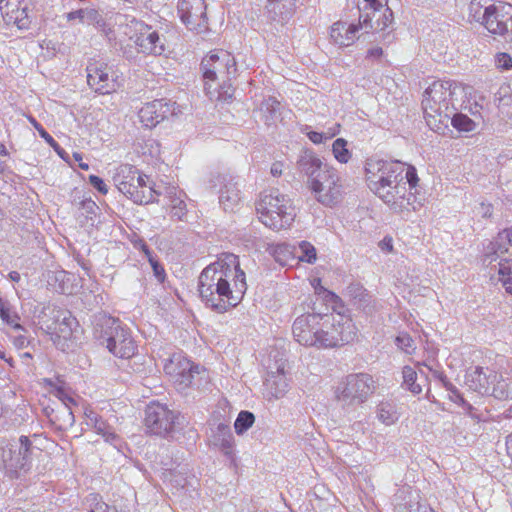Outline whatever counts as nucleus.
<instances>
[{
	"label": "nucleus",
	"mask_w": 512,
	"mask_h": 512,
	"mask_svg": "<svg viewBox=\"0 0 512 512\" xmlns=\"http://www.w3.org/2000/svg\"><path fill=\"white\" fill-rule=\"evenodd\" d=\"M247 290L246 275L237 255L222 253L198 279V291L205 305L218 313L236 307Z\"/></svg>",
	"instance_id": "f257e3e1"
},
{
	"label": "nucleus",
	"mask_w": 512,
	"mask_h": 512,
	"mask_svg": "<svg viewBox=\"0 0 512 512\" xmlns=\"http://www.w3.org/2000/svg\"><path fill=\"white\" fill-rule=\"evenodd\" d=\"M368 186L380 199L397 212L417 210L412 192L419 178L416 168L401 161L369 159L365 166Z\"/></svg>",
	"instance_id": "f03ea898"
},
{
	"label": "nucleus",
	"mask_w": 512,
	"mask_h": 512,
	"mask_svg": "<svg viewBox=\"0 0 512 512\" xmlns=\"http://www.w3.org/2000/svg\"><path fill=\"white\" fill-rule=\"evenodd\" d=\"M201 69L205 81L204 88L211 100L229 101L234 88L231 81L237 77V64L234 56L226 50H214L202 59Z\"/></svg>",
	"instance_id": "7ed1b4c3"
},
{
	"label": "nucleus",
	"mask_w": 512,
	"mask_h": 512,
	"mask_svg": "<svg viewBox=\"0 0 512 512\" xmlns=\"http://www.w3.org/2000/svg\"><path fill=\"white\" fill-rule=\"evenodd\" d=\"M460 86L452 80L434 81L424 92L422 108L429 127L437 132L444 133L448 128L449 120L456 107L454 96Z\"/></svg>",
	"instance_id": "20e7f679"
},
{
	"label": "nucleus",
	"mask_w": 512,
	"mask_h": 512,
	"mask_svg": "<svg viewBox=\"0 0 512 512\" xmlns=\"http://www.w3.org/2000/svg\"><path fill=\"white\" fill-rule=\"evenodd\" d=\"M92 325L94 338L114 356L130 358L135 354L137 345L118 319L99 312L93 316Z\"/></svg>",
	"instance_id": "39448f33"
},
{
	"label": "nucleus",
	"mask_w": 512,
	"mask_h": 512,
	"mask_svg": "<svg viewBox=\"0 0 512 512\" xmlns=\"http://www.w3.org/2000/svg\"><path fill=\"white\" fill-rule=\"evenodd\" d=\"M259 220L268 228L279 231L288 228L295 218L291 199L277 189L264 191L256 203Z\"/></svg>",
	"instance_id": "423d86ee"
},
{
	"label": "nucleus",
	"mask_w": 512,
	"mask_h": 512,
	"mask_svg": "<svg viewBox=\"0 0 512 512\" xmlns=\"http://www.w3.org/2000/svg\"><path fill=\"white\" fill-rule=\"evenodd\" d=\"M321 316L319 348L344 346L357 338L358 330L351 318L333 313H321Z\"/></svg>",
	"instance_id": "0eeeda50"
},
{
	"label": "nucleus",
	"mask_w": 512,
	"mask_h": 512,
	"mask_svg": "<svg viewBox=\"0 0 512 512\" xmlns=\"http://www.w3.org/2000/svg\"><path fill=\"white\" fill-rule=\"evenodd\" d=\"M374 391L375 385L371 375L350 374L336 387L335 399L343 409L354 410L365 403Z\"/></svg>",
	"instance_id": "6e6552de"
},
{
	"label": "nucleus",
	"mask_w": 512,
	"mask_h": 512,
	"mask_svg": "<svg viewBox=\"0 0 512 512\" xmlns=\"http://www.w3.org/2000/svg\"><path fill=\"white\" fill-rule=\"evenodd\" d=\"M32 443L27 436H21L18 443L0 446V464L10 477H18L31 467Z\"/></svg>",
	"instance_id": "1a4fd4ad"
},
{
	"label": "nucleus",
	"mask_w": 512,
	"mask_h": 512,
	"mask_svg": "<svg viewBox=\"0 0 512 512\" xmlns=\"http://www.w3.org/2000/svg\"><path fill=\"white\" fill-rule=\"evenodd\" d=\"M318 178L309 181V186L315 194L316 200L324 206L332 207L341 198L342 185L335 168L324 165L323 172L318 173Z\"/></svg>",
	"instance_id": "9d476101"
},
{
	"label": "nucleus",
	"mask_w": 512,
	"mask_h": 512,
	"mask_svg": "<svg viewBox=\"0 0 512 512\" xmlns=\"http://www.w3.org/2000/svg\"><path fill=\"white\" fill-rule=\"evenodd\" d=\"M181 419L183 416L160 403H151L145 409V426L154 435L171 434L180 425Z\"/></svg>",
	"instance_id": "9b49d317"
},
{
	"label": "nucleus",
	"mask_w": 512,
	"mask_h": 512,
	"mask_svg": "<svg viewBox=\"0 0 512 512\" xmlns=\"http://www.w3.org/2000/svg\"><path fill=\"white\" fill-rule=\"evenodd\" d=\"M164 369L165 372L172 377L179 391H183L192 386L199 388L200 381L206 377V371L204 369L200 370L198 365L180 356H174L170 363L165 365Z\"/></svg>",
	"instance_id": "f8f14e48"
},
{
	"label": "nucleus",
	"mask_w": 512,
	"mask_h": 512,
	"mask_svg": "<svg viewBox=\"0 0 512 512\" xmlns=\"http://www.w3.org/2000/svg\"><path fill=\"white\" fill-rule=\"evenodd\" d=\"M286 361L275 357L273 363L267 364V374L263 382V395L268 401L283 398L289 390V381L286 377Z\"/></svg>",
	"instance_id": "ddd939ff"
},
{
	"label": "nucleus",
	"mask_w": 512,
	"mask_h": 512,
	"mask_svg": "<svg viewBox=\"0 0 512 512\" xmlns=\"http://www.w3.org/2000/svg\"><path fill=\"white\" fill-rule=\"evenodd\" d=\"M322 320L321 313H305L298 316L293 323L292 333L295 340L303 346L319 347Z\"/></svg>",
	"instance_id": "4468645a"
},
{
	"label": "nucleus",
	"mask_w": 512,
	"mask_h": 512,
	"mask_svg": "<svg viewBox=\"0 0 512 512\" xmlns=\"http://www.w3.org/2000/svg\"><path fill=\"white\" fill-rule=\"evenodd\" d=\"M178 13L181 21L191 31L204 33L208 31V19L204 0H179Z\"/></svg>",
	"instance_id": "2eb2a0df"
},
{
	"label": "nucleus",
	"mask_w": 512,
	"mask_h": 512,
	"mask_svg": "<svg viewBox=\"0 0 512 512\" xmlns=\"http://www.w3.org/2000/svg\"><path fill=\"white\" fill-rule=\"evenodd\" d=\"M483 26L491 34L512 39V5L505 2L496 3Z\"/></svg>",
	"instance_id": "dca6fc26"
},
{
	"label": "nucleus",
	"mask_w": 512,
	"mask_h": 512,
	"mask_svg": "<svg viewBox=\"0 0 512 512\" xmlns=\"http://www.w3.org/2000/svg\"><path fill=\"white\" fill-rule=\"evenodd\" d=\"M111 73L112 68L106 63H90L87 66V83L99 94L115 92L119 85Z\"/></svg>",
	"instance_id": "f3484780"
},
{
	"label": "nucleus",
	"mask_w": 512,
	"mask_h": 512,
	"mask_svg": "<svg viewBox=\"0 0 512 512\" xmlns=\"http://www.w3.org/2000/svg\"><path fill=\"white\" fill-rule=\"evenodd\" d=\"M499 375L489 369L476 366L467 370L465 375V384L469 389L478 392L482 395L492 394L498 397L496 394L495 383L498 382Z\"/></svg>",
	"instance_id": "a211bd4d"
},
{
	"label": "nucleus",
	"mask_w": 512,
	"mask_h": 512,
	"mask_svg": "<svg viewBox=\"0 0 512 512\" xmlns=\"http://www.w3.org/2000/svg\"><path fill=\"white\" fill-rule=\"evenodd\" d=\"M176 103L166 99H156L146 103L139 110L141 123L149 128L155 127L164 119L175 114Z\"/></svg>",
	"instance_id": "6ab92c4d"
},
{
	"label": "nucleus",
	"mask_w": 512,
	"mask_h": 512,
	"mask_svg": "<svg viewBox=\"0 0 512 512\" xmlns=\"http://www.w3.org/2000/svg\"><path fill=\"white\" fill-rule=\"evenodd\" d=\"M372 9V15H360V27L365 33L372 32H385L390 28V30L383 35V39L390 36V33L393 31V12L387 6V0L383 1V6L379 7L376 14H374V9Z\"/></svg>",
	"instance_id": "aec40b11"
},
{
	"label": "nucleus",
	"mask_w": 512,
	"mask_h": 512,
	"mask_svg": "<svg viewBox=\"0 0 512 512\" xmlns=\"http://www.w3.org/2000/svg\"><path fill=\"white\" fill-rule=\"evenodd\" d=\"M147 178L148 177L143 174V181H139L138 184L132 182L128 185H123L119 191L136 204L154 202L157 197L161 195V191L148 185Z\"/></svg>",
	"instance_id": "412c9836"
},
{
	"label": "nucleus",
	"mask_w": 512,
	"mask_h": 512,
	"mask_svg": "<svg viewBox=\"0 0 512 512\" xmlns=\"http://www.w3.org/2000/svg\"><path fill=\"white\" fill-rule=\"evenodd\" d=\"M135 44L144 54L161 55L165 51L164 39L157 31L141 23L139 33L136 35Z\"/></svg>",
	"instance_id": "4be33fe9"
},
{
	"label": "nucleus",
	"mask_w": 512,
	"mask_h": 512,
	"mask_svg": "<svg viewBox=\"0 0 512 512\" xmlns=\"http://www.w3.org/2000/svg\"><path fill=\"white\" fill-rule=\"evenodd\" d=\"M0 12L7 25H15L20 30L29 28L27 7H19L17 0H8L4 6H0Z\"/></svg>",
	"instance_id": "5701e85b"
},
{
	"label": "nucleus",
	"mask_w": 512,
	"mask_h": 512,
	"mask_svg": "<svg viewBox=\"0 0 512 512\" xmlns=\"http://www.w3.org/2000/svg\"><path fill=\"white\" fill-rule=\"evenodd\" d=\"M265 8L271 22L283 25L294 13L295 0H268Z\"/></svg>",
	"instance_id": "b1692460"
},
{
	"label": "nucleus",
	"mask_w": 512,
	"mask_h": 512,
	"mask_svg": "<svg viewBox=\"0 0 512 512\" xmlns=\"http://www.w3.org/2000/svg\"><path fill=\"white\" fill-rule=\"evenodd\" d=\"M219 203L225 211H234L241 201L240 190L232 178L221 176Z\"/></svg>",
	"instance_id": "393cba45"
},
{
	"label": "nucleus",
	"mask_w": 512,
	"mask_h": 512,
	"mask_svg": "<svg viewBox=\"0 0 512 512\" xmlns=\"http://www.w3.org/2000/svg\"><path fill=\"white\" fill-rule=\"evenodd\" d=\"M361 29L358 24H349L338 21L334 23L330 30V37L333 42L339 46H349L356 38V33Z\"/></svg>",
	"instance_id": "a878e982"
},
{
	"label": "nucleus",
	"mask_w": 512,
	"mask_h": 512,
	"mask_svg": "<svg viewBox=\"0 0 512 512\" xmlns=\"http://www.w3.org/2000/svg\"><path fill=\"white\" fill-rule=\"evenodd\" d=\"M161 195L169 201L171 218L182 221L187 214L186 203L183 200L184 192L174 186H166L164 191H161Z\"/></svg>",
	"instance_id": "bb28decb"
},
{
	"label": "nucleus",
	"mask_w": 512,
	"mask_h": 512,
	"mask_svg": "<svg viewBox=\"0 0 512 512\" xmlns=\"http://www.w3.org/2000/svg\"><path fill=\"white\" fill-rule=\"evenodd\" d=\"M347 294L353 301V305L362 309L366 314H372L375 311V300L361 284H350L347 287Z\"/></svg>",
	"instance_id": "cd10ccee"
},
{
	"label": "nucleus",
	"mask_w": 512,
	"mask_h": 512,
	"mask_svg": "<svg viewBox=\"0 0 512 512\" xmlns=\"http://www.w3.org/2000/svg\"><path fill=\"white\" fill-rule=\"evenodd\" d=\"M66 19L69 22L78 20L81 24L94 25L96 28L101 30H104L106 27V21L101 13L92 7L71 11L66 14Z\"/></svg>",
	"instance_id": "c85d7f7f"
},
{
	"label": "nucleus",
	"mask_w": 512,
	"mask_h": 512,
	"mask_svg": "<svg viewBox=\"0 0 512 512\" xmlns=\"http://www.w3.org/2000/svg\"><path fill=\"white\" fill-rule=\"evenodd\" d=\"M298 168L308 177V182L313 178H318V173L323 172L324 165L322 161L311 150H304L298 159Z\"/></svg>",
	"instance_id": "c756f323"
},
{
	"label": "nucleus",
	"mask_w": 512,
	"mask_h": 512,
	"mask_svg": "<svg viewBox=\"0 0 512 512\" xmlns=\"http://www.w3.org/2000/svg\"><path fill=\"white\" fill-rule=\"evenodd\" d=\"M213 444L229 458L234 454V437L230 426L226 423H219L212 435Z\"/></svg>",
	"instance_id": "7c9ffc66"
},
{
	"label": "nucleus",
	"mask_w": 512,
	"mask_h": 512,
	"mask_svg": "<svg viewBox=\"0 0 512 512\" xmlns=\"http://www.w3.org/2000/svg\"><path fill=\"white\" fill-rule=\"evenodd\" d=\"M139 181H143V174L129 164L120 165L113 175V182L118 190H121L123 185H128L132 182L138 184Z\"/></svg>",
	"instance_id": "2f4dec72"
},
{
	"label": "nucleus",
	"mask_w": 512,
	"mask_h": 512,
	"mask_svg": "<svg viewBox=\"0 0 512 512\" xmlns=\"http://www.w3.org/2000/svg\"><path fill=\"white\" fill-rule=\"evenodd\" d=\"M495 4L493 0H471L468 7L469 18L483 25Z\"/></svg>",
	"instance_id": "473e14b6"
},
{
	"label": "nucleus",
	"mask_w": 512,
	"mask_h": 512,
	"mask_svg": "<svg viewBox=\"0 0 512 512\" xmlns=\"http://www.w3.org/2000/svg\"><path fill=\"white\" fill-rule=\"evenodd\" d=\"M87 424L92 425L96 432L102 435L106 441H113L117 435L113 429L94 411L89 410L85 412Z\"/></svg>",
	"instance_id": "72a5a7b5"
},
{
	"label": "nucleus",
	"mask_w": 512,
	"mask_h": 512,
	"mask_svg": "<svg viewBox=\"0 0 512 512\" xmlns=\"http://www.w3.org/2000/svg\"><path fill=\"white\" fill-rule=\"evenodd\" d=\"M50 420L57 425L58 429H68L75 422L72 407L59 406L56 410H53Z\"/></svg>",
	"instance_id": "f704fd0d"
},
{
	"label": "nucleus",
	"mask_w": 512,
	"mask_h": 512,
	"mask_svg": "<svg viewBox=\"0 0 512 512\" xmlns=\"http://www.w3.org/2000/svg\"><path fill=\"white\" fill-rule=\"evenodd\" d=\"M376 414L378 420L387 426L394 424L399 419L396 405L389 401L380 402Z\"/></svg>",
	"instance_id": "c9c22d12"
},
{
	"label": "nucleus",
	"mask_w": 512,
	"mask_h": 512,
	"mask_svg": "<svg viewBox=\"0 0 512 512\" xmlns=\"http://www.w3.org/2000/svg\"><path fill=\"white\" fill-rule=\"evenodd\" d=\"M505 233L506 229L499 232L495 239L489 243L487 247V253L485 254V260H487L493 255H495L496 257H500L501 255L508 252V246H511L510 237H508V239H501V237L504 236L503 234Z\"/></svg>",
	"instance_id": "e433bc0d"
},
{
	"label": "nucleus",
	"mask_w": 512,
	"mask_h": 512,
	"mask_svg": "<svg viewBox=\"0 0 512 512\" xmlns=\"http://www.w3.org/2000/svg\"><path fill=\"white\" fill-rule=\"evenodd\" d=\"M449 123L460 132H472L476 129L477 124L467 115L457 113L456 111L450 117Z\"/></svg>",
	"instance_id": "4c0bfd02"
},
{
	"label": "nucleus",
	"mask_w": 512,
	"mask_h": 512,
	"mask_svg": "<svg viewBox=\"0 0 512 512\" xmlns=\"http://www.w3.org/2000/svg\"><path fill=\"white\" fill-rule=\"evenodd\" d=\"M498 274L505 290L512 294V259H502L499 262Z\"/></svg>",
	"instance_id": "58836bf2"
},
{
	"label": "nucleus",
	"mask_w": 512,
	"mask_h": 512,
	"mask_svg": "<svg viewBox=\"0 0 512 512\" xmlns=\"http://www.w3.org/2000/svg\"><path fill=\"white\" fill-rule=\"evenodd\" d=\"M255 422V416L250 411H241L234 423L235 431L238 435H243Z\"/></svg>",
	"instance_id": "ea45409f"
},
{
	"label": "nucleus",
	"mask_w": 512,
	"mask_h": 512,
	"mask_svg": "<svg viewBox=\"0 0 512 512\" xmlns=\"http://www.w3.org/2000/svg\"><path fill=\"white\" fill-rule=\"evenodd\" d=\"M403 375V384L406 388L414 394H419L422 391V388L419 384L416 383L417 373L416 371L410 367L405 366L402 371Z\"/></svg>",
	"instance_id": "a19ab883"
},
{
	"label": "nucleus",
	"mask_w": 512,
	"mask_h": 512,
	"mask_svg": "<svg viewBox=\"0 0 512 512\" xmlns=\"http://www.w3.org/2000/svg\"><path fill=\"white\" fill-rule=\"evenodd\" d=\"M57 321L61 318V323L59 324V327H53V330L59 333L64 334H70L72 330V325L75 323V318L72 317V315L67 311H57ZM49 329H52L51 326L48 327Z\"/></svg>",
	"instance_id": "79ce46f5"
},
{
	"label": "nucleus",
	"mask_w": 512,
	"mask_h": 512,
	"mask_svg": "<svg viewBox=\"0 0 512 512\" xmlns=\"http://www.w3.org/2000/svg\"><path fill=\"white\" fill-rule=\"evenodd\" d=\"M297 257L302 262L313 264L317 259L316 249L311 243L302 241L299 243Z\"/></svg>",
	"instance_id": "37998d69"
},
{
	"label": "nucleus",
	"mask_w": 512,
	"mask_h": 512,
	"mask_svg": "<svg viewBox=\"0 0 512 512\" xmlns=\"http://www.w3.org/2000/svg\"><path fill=\"white\" fill-rule=\"evenodd\" d=\"M87 503L90 506V510L88 512H118L116 507L109 506L98 494H90L87 498Z\"/></svg>",
	"instance_id": "c03bdc74"
},
{
	"label": "nucleus",
	"mask_w": 512,
	"mask_h": 512,
	"mask_svg": "<svg viewBox=\"0 0 512 512\" xmlns=\"http://www.w3.org/2000/svg\"><path fill=\"white\" fill-rule=\"evenodd\" d=\"M332 152L334 157L341 163H347L351 158V153L347 149V141L343 138H338L333 142Z\"/></svg>",
	"instance_id": "a18cd8bd"
},
{
	"label": "nucleus",
	"mask_w": 512,
	"mask_h": 512,
	"mask_svg": "<svg viewBox=\"0 0 512 512\" xmlns=\"http://www.w3.org/2000/svg\"><path fill=\"white\" fill-rule=\"evenodd\" d=\"M0 317L3 321L15 329H22L21 325L17 322L19 317L15 313H12L10 309L4 305L0 306Z\"/></svg>",
	"instance_id": "49530a36"
},
{
	"label": "nucleus",
	"mask_w": 512,
	"mask_h": 512,
	"mask_svg": "<svg viewBox=\"0 0 512 512\" xmlns=\"http://www.w3.org/2000/svg\"><path fill=\"white\" fill-rule=\"evenodd\" d=\"M396 345L406 353H410V349H414V340L407 333H400L396 337Z\"/></svg>",
	"instance_id": "de8ad7c7"
},
{
	"label": "nucleus",
	"mask_w": 512,
	"mask_h": 512,
	"mask_svg": "<svg viewBox=\"0 0 512 512\" xmlns=\"http://www.w3.org/2000/svg\"><path fill=\"white\" fill-rule=\"evenodd\" d=\"M449 399L454 403L467 409L469 413H471V411L474 409L473 406L463 398L462 394L457 388H455L451 393H449Z\"/></svg>",
	"instance_id": "09e8293b"
},
{
	"label": "nucleus",
	"mask_w": 512,
	"mask_h": 512,
	"mask_svg": "<svg viewBox=\"0 0 512 512\" xmlns=\"http://www.w3.org/2000/svg\"><path fill=\"white\" fill-rule=\"evenodd\" d=\"M30 123L35 127V129L39 132L40 136L50 145H55L56 142L53 137L43 128V126L37 122V120L33 117H29Z\"/></svg>",
	"instance_id": "8fccbe9b"
},
{
	"label": "nucleus",
	"mask_w": 512,
	"mask_h": 512,
	"mask_svg": "<svg viewBox=\"0 0 512 512\" xmlns=\"http://www.w3.org/2000/svg\"><path fill=\"white\" fill-rule=\"evenodd\" d=\"M56 396L61 401L60 406L72 407L76 405V400L62 388L57 389Z\"/></svg>",
	"instance_id": "3c124183"
},
{
	"label": "nucleus",
	"mask_w": 512,
	"mask_h": 512,
	"mask_svg": "<svg viewBox=\"0 0 512 512\" xmlns=\"http://www.w3.org/2000/svg\"><path fill=\"white\" fill-rule=\"evenodd\" d=\"M150 265L152 267L154 276L156 279L163 283L166 278V273L164 270V267L161 265V263L157 259H150Z\"/></svg>",
	"instance_id": "603ef678"
},
{
	"label": "nucleus",
	"mask_w": 512,
	"mask_h": 512,
	"mask_svg": "<svg viewBox=\"0 0 512 512\" xmlns=\"http://www.w3.org/2000/svg\"><path fill=\"white\" fill-rule=\"evenodd\" d=\"M89 183L101 194L106 195L108 193V187L104 183L103 179L96 176V175H90Z\"/></svg>",
	"instance_id": "864d4df0"
},
{
	"label": "nucleus",
	"mask_w": 512,
	"mask_h": 512,
	"mask_svg": "<svg viewBox=\"0 0 512 512\" xmlns=\"http://www.w3.org/2000/svg\"><path fill=\"white\" fill-rule=\"evenodd\" d=\"M145 148L147 149V152L151 155V157H160V144L155 139L146 140ZM144 153H146V151H144Z\"/></svg>",
	"instance_id": "5fc2aeb1"
},
{
	"label": "nucleus",
	"mask_w": 512,
	"mask_h": 512,
	"mask_svg": "<svg viewBox=\"0 0 512 512\" xmlns=\"http://www.w3.org/2000/svg\"><path fill=\"white\" fill-rule=\"evenodd\" d=\"M497 65L498 67L507 70L512 67V59L508 54L500 53L497 55Z\"/></svg>",
	"instance_id": "6e6d98bb"
},
{
	"label": "nucleus",
	"mask_w": 512,
	"mask_h": 512,
	"mask_svg": "<svg viewBox=\"0 0 512 512\" xmlns=\"http://www.w3.org/2000/svg\"><path fill=\"white\" fill-rule=\"evenodd\" d=\"M279 105L280 103L274 98H269L263 103V107L270 113L275 112L276 109H278Z\"/></svg>",
	"instance_id": "4d7b16f0"
},
{
	"label": "nucleus",
	"mask_w": 512,
	"mask_h": 512,
	"mask_svg": "<svg viewBox=\"0 0 512 512\" xmlns=\"http://www.w3.org/2000/svg\"><path fill=\"white\" fill-rule=\"evenodd\" d=\"M308 137L315 144L322 143L323 138H324L322 133L315 132V131L308 133Z\"/></svg>",
	"instance_id": "13d9d810"
},
{
	"label": "nucleus",
	"mask_w": 512,
	"mask_h": 512,
	"mask_svg": "<svg viewBox=\"0 0 512 512\" xmlns=\"http://www.w3.org/2000/svg\"><path fill=\"white\" fill-rule=\"evenodd\" d=\"M382 54H383L382 48L375 47V48H371V49L368 50L367 57L368 58H376V59H378V58H380L382 56Z\"/></svg>",
	"instance_id": "bf43d9fd"
},
{
	"label": "nucleus",
	"mask_w": 512,
	"mask_h": 512,
	"mask_svg": "<svg viewBox=\"0 0 512 512\" xmlns=\"http://www.w3.org/2000/svg\"><path fill=\"white\" fill-rule=\"evenodd\" d=\"M383 1L384 0H365V2L367 3V6H369V8L374 9V14H376L379 7L383 6Z\"/></svg>",
	"instance_id": "052dcab7"
},
{
	"label": "nucleus",
	"mask_w": 512,
	"mask_h": 512,
	"mask_svg": "<svg viewBox=\"0 0 512 512\" xmlns=\"http://www.w3.org/2000/svg\"><path fill=\"white\" fill-rule=\"evenodd\" d=\"M28 343L29 342H28L27 338L25 336H22V335L17 336L14 339V345L16 347H18V348H23V347L27 346Z\"/></svg>",
	"instance_id": "680f3d73"
},
{
	"label": "nucleus",
	"mask_w": 512,
	"mask_h": 512,
	"mask_svg": "<svg viewBox=\"0 0 512 512\" xmlns=\"http://www.w3.org/2000/svg\"><path fill=\"white\" fill-rule=\"evenodd\" d=\"M271 174L278 177L282 174V163L276 162L271 167Z\"/></svg>",
	"instance_id": "e2e57ef3"
},
{
	"label": "nucleus",
	"mask_w": 512,
	"mask_h": 512,
	"mask_svg": "<svg viewBox=\"0 0 512 512\" xmlns=\"http://www.w3.org/2000/svg\"><path fill=\"white\" fill-rule=\"evenodd\" d=\"M434 376L441 382L443 386L449 381L446 375H444L442 372L435 371Z\"/></svg>",
	"instance_id": "0e129e2a"
},
{
	"label": "nucleus",
	"mask_w": 512,
	"mask_h": 512,
	"mask_svg": "<svg viewBox=\"0 0 512 512\" xmlns=\"http://www.w3.org/2000/svg\"><path fill=\"white\" fill-rule=\"evenodd\" d=\"M82 205L87 211H92L94 208H96V204L92 200L83 201Z\"/></svg>",
	"instance_id": "69168bd1"
},
{
	"label": "nucleus",
	"mask_w": 512,
	"mask_h": 512,
	"mask_svg": "<svg viewBox=\"0 0 512 512\" xmlns=\"http://www.w3.org/2000/svg\"><path fill=\"white\" fill-rule=\"evenodd\" d=\"M0 358L3 359L5 362H7L9 364V366H11V367L14 366V361H13L12 357H6L5 351L0 350Z\"/></svg>",
	"instance_id": "338daca9"
},
{
	"label": "nucleus",
	"mask_w": 512,
	"mask_h": 512,
	"mask_svg": "<svg viewBox=\"0 0 512 512\" xmlns=\"http://www.w3.org/2000/svg\"><path fill=\"white\" fill-rule=\"evenodd\" d=\"M9 278L13 281V282H18L20 280V274L16 271H12L9 273Z\"/></svg>",
	"instance_id": "774afa93"
}]
</instances>
